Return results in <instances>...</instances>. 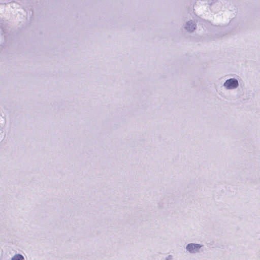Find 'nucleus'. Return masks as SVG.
<instances>
[{
	"label": "nucleus",
	"instance_id": "f257e3e1",
	"mask_svg": "<svg viewBox=\"0 0 260 260\" xmlns=\"http://www.w3.org/2000/svg\"><path fill=\"white\" fill-rule=\"evenodd\" d=\"M224 86L227 89H233L236 88L238 86V82L236 79H230L224 82Z\"/></svg>",
	"mask_w": 260,
	"mask_h": 260
},
{
	"label": "nucleus",
	"instance_id": "f03ea898",
	"mask_svg": "<svg viewBox=\"0 0 260 260\" xmlns=\"http://www.w3.org/2000/svg\"><path fill=\"white\" fill-rule=\"evenodd\" d=\"M201 246L197 244H189L187 245V249L190 252H195L199 249Z\"/></svg>",
	"mask_w": 260,
	"mask_h": 260
},
{
	"label": "nucleus",
	"instance_id": "7ed1b4c3",
	"mask_svg": "<svg viewBox=\"0 0 260 260\" xmlns=\"http://www.w3.org/2000/svg\"><path fill=\"white\" fill-rule=\"evenodd\" d=\"M23 259H24V257L21 254H16L15 256H14L12 258V260H23Z\"/></svg>",
	"mask_w": 260,
	"mask_h": 260
}]
</instances>
